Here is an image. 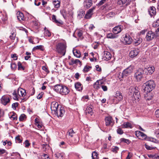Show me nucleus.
I'll use <instances>...</instances> for the list:
<instances>
[{
    "instance_id": "6",
    "label": "nucleus",
    "mask_w": 159,
    "mask_h": 159,
    "mask_svg": "<svg viewBox=\"0 0 159 159\" xmlns=\"http://www.w3.org/2000/svg\"><path fill=\"white\" fill-rule=\"evenodd\" d=\"M144 72L143 70L140 68L136 71L134 73V77L138 81H140L142 78Z\"/></svg>"
},
{
    "instance_id": "8",
    "label": "nucleus",
    "mask_w": 159,
    "mask_h": 159,
    "mask_svg": "<svg viewBox=\"0 0 159 159\" xmlns=\"http://www.w3.org/2000/svg\"><path fill=\"white\" fill-rule=\"evenodd\" d=\"M134 69V67L133 65H130L124 70V74L126 76L131 73Z\"/></svg>"
},
{
    "instance_id": "22",
    "label": "nucleus",
    "mask_w": 159,
    "mask_h": 159,
    "mask_svg": "<svg viewBox=\"0 0 159 159\" xmlns=\"http://www.w3.org/2000/svg\"><path fill=\"white\" fill-rule=\"evenodd\" d=\"M148 12L151 16H153L156 14V9L153 6L151 7L148 9Z\"/></svg>"
},
{
    "instance_id": "16",
    "label": "nucleus",
    "mask_w": 159,
    "mask_h": 159,
    "mask_svg": "<svg viewBox=\"0 0 159 159\" xmlns=\"http://www.w3.org/2000/svg\"><path fill=\"white\" fill-rule=\"evenodd\" d=\"M16 91L19 97H24L26 94L25 90L21 88H19Z\"/></svg>"
},
{
    "instance_id": "42",
    "label": "nucleus",
    "mask_w": 159,
    "mask_h": 159,
    "mask_svg": "<svg viewBox=\"0 0 159 159\" xmlns=\"http://www.w3.org/2000/svg\"><path fill=\"white\" fill-rule=\"evenodd\" d=\"M120 141L121 142H124L127 144H129L130 143V141L129 139H126L124 138H121L120 139Z\"/></svg>"
},
{
    "instance_id": "62",
    "label": "nucleus",
    "mask_w": 159,
    "mask_h": 159,
    "mask_svg": "<svg viewBox=\"0 0 159 159\" xmlns=\"http://www.w3.org/2000/svg\"><path fill=\"white\" fill-rule=\"evenodd\" d=\"M132 154L131 152H129L128 155L126 157V159H130L131 157H132Z\"/></svg>"
},
{
    "instance_id": "53",
    "label": "nucleus",
    "mask_w": 159,
    "mask_h": 159,
    "mask_svg": "<svg viewBox=\"0 0 159 159\" xmlns=\"http://www.w3.org/2000/svg\"><path fill=\"white\" fill-rule=\"evenodd\" d=\"M6 144H7L8 145L10 146L11 145V143L10 141H8L6 140L3 142V144L4 145H5Z\"/></svg>"
},
{
    "instance_id": "30",
    "label": "nucleus",
    "mask_w": 159,
    "mask_h": 159,
    "mask_svg": "<svg viewBox=\"0 0 159 159\" xmlns=\"http://www.w3.org/2000/svg\"><path fill=\"white\" fill-rule=\"evenodd\" d=\"M122 127L124 128H132L131 124L129 122H125L122 125Z\"/></svg>"
},
{
    "instance_id": "55",
    "label": "nucleus",
    "mask_w": 159,
    "mask_h": 159,
    "mask_svg": "<svg viewBox=\"0 0 159 159\" xmlns=\"http://www.w3.org/2000/svg\"><path fill=\"white\" fill-rule=\"evenodd\" d=\"M101 87L104 91H106L107 90V87L106 86L102 85Z\"/></svg>"
},
{
    "instance_id": "1",
    "label": "nucleus",
    "mask_w": 159,
    "mask_h": 159,
    "mask_svg": "<svg viewBox=\"0 0 159 159\" xmlns=\"http://www.w3.org/2000/svg\"><path fill=\"white\" fill-rule=\"evenodd\" d=\"M155 86L154 82L153 80H149L143 84V90L146 93H149L154 88Z\"/></svg>"
},
{
    "instance_id": "52",
    "label": "nucleus",
    "mask_w": 159,
    "mask_h": 159,
    "mask_svg": "<svg viewBox=\"0 0 159 159\" xmlns=\"http://www.w3.org/2000/svg\"><path fill=\"white\" fill-rule=\"evenodd\" d=\"M78 36L80 38L82 37L83 33L82 31H78L77 32Z\"/></svg>"
},
{
    "instance_id": "15",
    "label": "nucleus",
    "mask_w": 159,
    "mask_h": 159,
    "mask_svg": "<svg viewBox=\"0 0 159 159\" xmlns=\"http://www.w3.org/2000/svg\"><path fill=\"white\" fill-rule=\"evenodd\" d=\"M96 7H93L91 9H90L87 12L85 16V18L86 19H89L93 15V11L95 9Z\"/></svg>"
},
{
    "instance_id": "54",
    "label": "nucleus",
    "mask_w": 159,
    "mask_h": 159,
    "mask_svg": "<svg viewBox=\"0 0 159 159\" xmlns=\"http://www.w3.org/2000/svg\"><path fill=\"white\" fill-rule=\"evenodd\" d=\"M11 57L13 58L14 60H16L17 59V57L16 56V54H11Z\"/></svg>"
},
{
    "instance_id": "2",
    "label": "nucleus",
    "mask_w": 159,
    "mask_h": 159,
    "mask_svg": "<svg viewBox=\"0 0 159 159\" xmlns=\"http://www.w3.org/2000/svg\"><path fill=\"white\" fill-rule=\"evenodd\" d=\"M54 89L57 92L61 95H66L70 92L67 87L60 84H57L54 86Z\"/></svg>"
},
{
    "instance_id": "46",
    "label": "nucleus",
    "mask_w": 159,
    "mask_h": 159,
    "mask_svg": "<svg viewBox=\"0 0 159 159\" xmlns=\"http://www.w3.org/2000/svg\"><path fill=\"white\" fill-rule=\"evenodd\" d=\"M119 150V148L116 146L113 147L111 149V151L112 152L116 153L117 152V151Z\"/></svg>"
},
{
    "instance_id": "45",
    "label": "nucleus",
    "mask_w": 159,
    "mask_h": 159,
    "mask_svg": "<svg viewBox=\"0 0 159 159\" xmlns=\"http://www.w3.org/2000/svg\"><path fill=\"white\" fill-rule=\"evenodd\" d=\"M84 14V12L83 11H80L78 15V16L80 18L82 17Z\"/></svg>"
},
{
    "instance_id": "40",
    "label": "nucleus",
    "mask_w": 159,
    "mask_h": 159,
    "mask_svg": "<svg viewBox=\"0 0 159 159\" xmlns=\"http://www.w3.org/2000/svg\"><path fill=\"white\" fill-rule=\"evenodd\" d=\"M92 68L91 66H84V69L83 70V71L84 73L87 72Z\"/></svg>"
},
{
    "instance_id": "59",
    "label": "nucleus",
    "mask_w": 159,
    "mask_h": 159,
    "mask_svg": "<svg viewBox=\"0 0 159 159\" xmlns=\"http://www.w3.org/2000/svg\"><path fill=\"white\" fill-rule=\"evenodd\" d=\"M42 68L43 70H44L45 72H47L48 73H49V71L48 70V68L46 66H43Z\"/></svg>"
},
{
    "instance_id": "7",
    "label": "nucleus",
    "mask_w": 159,
    "mask_h": 159,
    "mask_svg": "<svg viewBox=\"0 0 159 159\" xmlns=\"http://www.w3.org/2000/svg\"><path fill=\"white\" fill-rule=\"evenodd\" d=\"M59 104L58 102L54 101L51 104V109L52 113L55 115L58 114V110L59 109Z\"/></svg>"
},
{
    "instance_id": "29",
    "label": "nucleus",
    "mask_w": 159,
    "mask_h": 159,
    "mask_svg": "<svg viewBox=\"0 0 159 159\" xmlns=\"http://www.w3.org/2000/svg\"><path fill=\"white\" fill-rule=\"evenodd\" d=\"M52 20L53 22L56 23L58 25H61L62 24V22L61 21H59L57 20L56 16L54 15H53L52 16Z\"/></svg>"
},
{
    "instance_id": "63",
    "label": "nucleus",
    "mask_w": 159,
    "mask_h": 159,
    "mask_svg": "<svg viewBox=\"0 0 159 159\" xmlns=\"http://www.w3.org/2000/svg\"><path fill=\"white\" fill-rule=\"evenodd\" d=\"M39 0H35L34 4L35 5L39 6L41 4L40 2L39 1Z\"/></svg>"
},
{
    "instance_id": "56",
    "label": "nucleus",
    "mask_w": 159,
    "mask_h": 159,
    "mask_svg": "<svg viewBox=\"0 0 159 159\" xmlns=\"http://www.w3.org/2000/svg\"><path fill=\"white\" fill-rule=\"evenodd\" d=\"M24 143L25 145V147L26 148L28 147L30 145V143L27 140H26Z\"/></svg>"
},
{
    "instance_id": "61",
    "label": "nucleus",
    "mask_w": 159,
    "mask_h": 159,
    "mask_svg": "<svg viewBox=\"0 0 159 159\" xmlns=\"http://www.w3.org/2000/svg\"><path fill=\"white\" fill-rule=\"evenodd\" d=\"M114 15V13L113 12H110L108 14H107V16L109 17H111L113 16Z\"/></svg>"
},
{
    "instance_id": "11",
    "label": "nucleus",
    "mask_w": 159,
    "mask_h": 159,
    "mask_svg": "<svg viewBox=\"0 0 159 159\" xmlns=\"http://www.w3.org/2000/svg\"><path fill=\"white\" fill-rule=\"evenodd\" d=\"M2 103L4 105H6L10 102V99L8 96L3 95L1 99Z\"/></svg>"
},
{
    "instance_id": "35",
    "label": "nucleus",
    "mask_w": 159,
    "mask_h": 159,
    "mask_svg": "<svg viewBox=\"0 0 159 159\" xmlns=\"http://www.w3.org/2000/svg\"><path fill=\"white\" fill-rule=\"evenodd\" d=\"M13 98L14 100H18L19 96L18 95L16 90H14L12 93Z\"/></svg>"
},
{
    "instance_id": "43",
    "label": "nucleus",
    "mask_w": 159,
    "mask_h": 159,
    "mask_svg": "<svg viewBox=\"0 0 159 159\" xmlns=\"http://www.w3.org/2000/svg\"><path fill=\"white\" fill-rule=\"evenodd\" d=\"M34 50L40 49L41 50H43V46L42 45L37 46L33 48Z\"/></svg>"
},
{
    "instance_id": "47",
    "label": "nucleus",
    "mask_w": 159,
    "mask_h": 159,
    "mask_svg": "<svg viewBox=\"0 0 159 159\" xmlns=\"http://www.w3.org/2000/svg\"><path fill=\"white\" fill-rule=\"evenodd\" d=\"M142 42V39H139L138 40L135 41L134 42V43L135 45H138L140 44Z\"/></svg>"
},
{
    "instance_id": "4",
    "label": "nucleus",
    "mask_w": 159,
    "mask_h": 159,
    "mask_svg": "<svg viewBox=\"0 0 159 159\" xmlns=\"http://www.w3.org/2000/svg\"><path fill=\"white\" fill-rule=\"evenodd\" d=\"M138 87H134L133 86L131 87L129 89V92L131 93H133L132 98L137 101H138L140 97V93L138 90Z\"/></svg>"
},
{
    "instance_id": "25",
    "label": "nucleus",
    "mask_w": 159,
    "mask_h": 159,
    "mask_svg": "<svg viewBox=\"0 0 159 159\" xmlns=\"http://www.w3.org/2000/svg\"><path fill=\"white\" fill-rule=\"evenodd\" d=\"M65 111L64 110V108L61 107L58 110V114L56 115L58 116L62 117L65 113Z\"/></svg>"
},
{
    "instance_id": "37",
    "label": "nucleus",
    "mask_w": 159,
    "mask_h": 159,
    "mask_svg": "<svg viewBox=\"0 0 159 159\" xmlns=\"http://www.w3.org/2000/svg\"><path fill=\"white\" fill-rule=\"evenodd\" d=\"M18 69L19 70H24L25 69V68L24 66H23L22 65V64L19 61L18 62Z\"/></svg>"
},
{
    "instance_id": "27",
    "label": "nucleus",
    "mask_w": 159,
    "mask_h": 159,
    "mask_svg": "<svg viewBox=\"0 0 159 159\" xmlns=\"http://www.w3.org/2000/svg\"><path fill=\"white\" fill-rule=\"evenodd\" d=\"M75 88L77 90L81 91L82 89L83 86L80 83L78 82L75 83Z\"/></svg>"
},
{
    "instance_id": "38",
    "label": "nucleus",
    "mask_w": 159,
    "mask_h": 159,
    "mask_svg": "<svg viewBox=\"0 0 159 159\" xmlns=\"http://www.w3.org/2000/svg\"><path fill=\"white\" fill-rule=\"evenodd\" d=\"M45 32H44V36L46 37H50L51 35V34L50 32L45 27L44 28Z\"/></svg>"
},
{
    "instance_id": "9",
    "label": "nucleus",
    "mask_w": 159,
    "mask_h": 159,
    "mask_svg": "<svg viewBox=\"0 0 159 159\" xmlns=\"http://www.w3.org/2000/svg\"><path fill=\"white\" fill-rule=\"evenodd\" d=\"M156 37V34L151 31H149L147 33L146 35V39L147 41H149L154 39V37Z\"/></svg>"
},
{
    "instance_id": "60",
    "label": "nucleus",
    "mask_w": 159,
    "mask_h": 159,
    "mask_svg": "<svg viewBox=\"0 0 159 159\" xmlns=\"http://www.w3.org/2000/svg\"><path fill=\"white\" fill-rule=\"evenodd\" d=\"M19 103L18 102L13 103L12 105V107L13 108H16L18 105Z\"/></svg>"
},
{
    "instance_id": "44",
    "label": "nucleus",
    "mask_w": 159,
    "mask_h": 159,
    "mask_svg": "<svg viewBox=\"0 0 159 159\" xmlns=\"http://www.w3.org/2000/svg\"><path fill=\"white\" fill-rule=\"evenodd\" d=\"M16 142L18 143H21L22 140L20 139V136L18 135V136H16L15 138Z\"/></svg>"
},
{
    "instance_id": "13",
    "label": "nucleus",
    "mask_w": 159,
    "mask_h": 159,
    "mask_svg": "<svg viewBox=\"0 0 159 159\" xmlns=\"http://www.w3.org/2000/svg\"><path fill=\"white\" fill-rule=\"evenodd\" d=\"M123 29V27L121 25H118L114 27L113 29L114 34H117L120 33Z\"/></svg>"
},
{
    "instance_id": "50",
    "label": "nucleus",
    "mask_w": 159,
    "mask_h": 159,
    "mask_svg": "<svg viewBox=\"0 0 159 159\" xmlns=\"http://www.w3.org/2000/svg\"><path fill=\"white\" fill-rule=\"evenodd\" d=\"M117 133L120 134H123V131L122 129L120 128H119L117 130Z\"/></svg>"
},
{
    "instance_id": "58",
    "label": "nucleus",
    "mask_w": 159,
    "mask_h": 159,
    "mask_svg": "<svg viewBox=\"0 0 159 159\" xmlns=\"http://www.w3.org/2000/svg\"><path fill=\"white\" fill-rule=\"evenodd\" d=\"M135 134L137 137H139L140 136L141 134V132L139 131H137L135 132Z\"/></svg>"
},
{
    "instance_id": "49",
    "label": "nucleus",
    "mask_w": 159,
    "mask_h": 159,
    "mask_svg": "<svg viewBox=\"0 0 159 159\" xmlns=\"http://www.w3.org/2000/svg\"><path fill=\"white\" fill-rule=\"evenodd\" d=\"M152 26L154 27H157L159 26V22L156 20L152 24Z\"/></svg>"
},
{
    "instance_id": "51",
    "label": "nucleus",
    "mask_w": 159,
    "mask_h": 159,
    "mask_svg": "<svg viewBox=\"0 0 159 159\" xmlns=\"http://www.w3.org/2000/svg\"><path fill=\"white\" fill-rule=\"evenodd\" d=\"M145 147L148 150H152L155 149L154 148L151 147L149 145H147L146 144H145Z\"/></svg>"
},
{
    "instance_id": "28",
    "label": "nucleus",
    "mask_w": 159,
    "mask_h": 159,
    "mask_svg": "<svg viewBox=\"0 0 159 159\" xmlns=\"http://www.w3.org/2000/svg\"><path fill=\"white\" fill-rule=\"evenodd\" d=\"M54 156L56 158V159H64V155L62 153L56 152Z\"/></svg>"
},
{
    "instance_id": "36",
    "label": "nucleus",
    "mask_w": 159,
    "mask_h": 159,
    "mask_svg": "<svg viewBox=\"0 0 159 159\" xmlns=\"http://www.w3.org/2000/svg\"><path fill=\"white\" fill-rule=\"evenodd\" d=\"M85 111L86 114H89L91 116H92L93 113L92 108L90 107H87Z\"/></svg>"
},
{
    "instance_id": "5",
    "label": "nucleus",
    "mask_w": 159,
    "mask_h": 159,
    "mask_svg": "<svg viewBox=\"0 0 159 159\" xmlns=\"http://www.w3.org/2000/svg\"><path fill=\"white\" fill-rule=\"evenodd\" d=\"M66 45L62 43H60L57 45L56 49L58 52L65 55L66 52Z\"/></svg>"
},
{
    "instance_id": "48",
    "label": "nucleus",
    "mask_w": 159,
    "mask_h": 159,
    "mask_svg": "<svg viewBox=\"0 0 159 159\" xmlns=\"http://www.w3.org/2000/svg\"><path fill=\"white\" fill-rule=\"evenodd\" d=\"M26 117V116L24 114H21L19 117V119L20 121H23Z\"/></svg>"
},
{
    "instance_id": "17",
    "label": "nucleus",
    "mask_w": 159,
    "mask_h": 159,
    "mask_svg": "<svg viewBox=\"0 0 159 159\" xmlns=\"http://www.w3.org/2000/svg\"><path fill=\"white\" fill-rule=\"evenodd\" d=\"M103 83L101 80H98L93 85V88L95 89L98 90L100 88Z\"/></svg>"
},
{
    "instance_id": "41",
    "label": "nucleus",
    "mask_w": 159,
    "mask_h": 159,
    "mask_svg": "<svg viewBox=\"0 0 159 159\" xmlns=\"http://www.w3.org/2000/svg\"><path fill=\"white\" fill-rule=\"evenodd\" d=\"M11 68L12 70H15L17 68L16 64L15 63H11Z\"/></svg>"
},
{
    "instance_id": "3",
    "label": "nucleus",
    "mask_w": 159,
    "mask_h": 159,
    "mask_svg": "<svg viewBox=\"0 0 159 159\" xmlns=\"http://www.w3.org/2000/svg\"><path fill=\"white\" fill-rule=\"evenodd\" d=\"M74 134L75 132L73 130L70 129L66 134V137L68 139V143L70 145L76 144L77 142L75 139L76 138H73Z\"/></svg>"
},
{
    "instance_id": "57",
    "label": "nucleus",
    "mask_w": 159,
    "mask_h": 159,
    "mask_svg": "<svg viewBox=\"0 0 159 159\" xmlns=\"http://www.w3.org/2000/svg\"><path fill=\"white\" fill-rule=\"evenodd\" d=\"M41 158L43 159L44 158H49L48 156L47 155V154H43L41 155Z\"/></svg>"
},
{
    "instance_id": "21",
    "label": "nucleus",
    "mask_w": 159,
    "mask_h": 159,
    "mask_svg": "<svg viewBox=\"0 0 159 159\" xmlns=\"http://www.w3.org/2000/svg\"><path fill=\"white\" fill-rule=\"evenodd\" d=\"M144 71L147 72L148 71L147 74L148 73L151 74H152L155 70V68L154 66L149 67L147 68H145L144 70Z\"/></svg>"
},
{
    "instance_id": "20",
    "label": "nucleus",
    "mask_w": 159,
    "mask_h": 159,
    "mask_svg": "<svg viewBox=\"0 0 159 159\" xmlns=\"http://www.w3.org/2000/svg\"><path fill=\"white\" fill-rule=\"evenodd\" d=\"M111 57V54L108 52H104L103 58L104 60L108 61L110 60Z\"/></svg>"
},
{
    "instance_id": "19",
    "label": "nucleus",
    "mask_w": 159,
    "mask_h": 159,
    "mask_svg": "<svg viewBox=\"0 0 159 159\" xmlns=\"http://www.w3.org/2000/svg\"><path fill=\"white\" fill-rule=\"evenodd\" d=\"M16 15L17 18L19 21H22L25 20L24 16L22 13L18 11L17 12Z\"/></svg>"
},
{
    "instance_id": "10",
    "label": "nucleus",
    "mask_w": 159,
    "mask_h": 159,
    "mask_svg": "<svg viewBox=\"0 0 159 159\" xmlns=\"http://www.w3.org/2000/svg\"><path fill=\"white\" fill-rule=\"evenodd\" d=\"M105 125L106 126L109 125L113 126L114 124V121L111 117L107 116L105 118Z\"/></svg>"
},
{
    "instance_id": "23",
    "label": "nucleus",
    "mask_w": 159,
    "mask_h": 159,
    "mask_svg": "<svg viewBox=\"0 0 159 159\" xmlns=\"http://www.w3.org/2000/svg\"><path fill=\"white\" fill-rule=\"evenodd\" d=\"M84 4L85 7L88 8L92 5V0H86L84 2Z\"/></svg>"
},
{
    "instance_id": "34",
    "label": "nucleus",
    "mask_w": 159,
    "mask_h": 159,
    "mask_svg": "<svg viewBox=\"0 0 159 159\" xmlns=\"http://www.w3.org/2000/svg\"><path fill=\"white\" fill-rule=\"evenodd\" d=\"M118 36L117 35L112 33H108L107 34V37L109 39H115L117 38Z\"/></svg>"
},
{
    "instance_id": "24",
    "label": "nucleus",
    "mask_w": 159,
    "mask_h": 159,
    "mask_svg": "<svg viewBox=\"0 0 159 159\" xmlns=\"http://www.w3.org/2000/svg\"><path fill=\"white\" fill-rule=\"evenodd\" d=\"M81 64V61L78 59H75L72 58L70 59V61L69 62V64L70 66H72L74 64H77L78 63Z\"/></svg>"
},
{
    "instance_id": "18",
    "label": "nucleus",
    "mask_w": 159,
    "mask_h": 159,
    "mask_svg": "<svg viewBox=\"0 0 159 159\" xmlns=\"http://www.w3.org/2000/svg\"><path fill=\"white\" fill-rule=\"evenodd\" d=\"M131 2L130 0H117V4L120 5H123L125 4L126 6L129 4Z\"/></svg>"
},
{
    "instance_id": "12",
    "label": "nucleus",
    "mask_w": 159,
    "mask_h": 159,
    "mask_svg": "<svg viewBox=\"0 0 159 159\" xmlns=\"http://www.w3.org/2000/svg\"><path fill=\"white\" fill-rule=\"evenodd\" d=\"M139 52V49L134 48L130 52L129 54V57L132 58H134L138 55Z\"/></svg>"
},
{
    "instance_id": "32",
    "label": "nucleus",
    "mask_w": 159,
    "mask_h": 159,
    "mask_svg": "<svg viewBox=\"0 0 159 159\" xmlns=\"http://www.w3.org/2000/svg\"><path fill=\"white\" fill-rule=\"evenodd\" d=\"M73 52L74 55L77 57L79 58L80 57L81 54L79 50L74 49L73 50Z\"/></svg>"
},
{
    "instance_id": "39",
    "label": "nucleus",
    "mask_w": 159,
    "mask_h": 159,
    "mask_svg": "<svg viewBox=\"0 0 159 159\" xmlns=\"http://www.w3.org/2000/svg\"><path fill=\"white\" fill-rule=\"evenodd\" d=\"M92 159H98V153L96 151L93 152L92 154Z\"/></svg>"
},
{
    "instance_id": "14",
    "label": "nucleus",
    "mask_w": 159,
    "mask_h": 159,
    "mask_svg": "<svg viewBox=\"0 0 159 159\" xmlns=\"http://www.w3.org/2000/svg\"><path fill=\"white\" fill-rule=\"evenodd\" d=\"M133 39L128 34H126L124 37V42L126 44H130L132 42Z\"/></svg>"
},
{
    "instance_id": "26",
    "label": "nucleus",
    "mask_w": 159,
    "mask_h": 159,
    "mask_svg": "<svg viewBox=\"0 0 159 159\" xmlns=\"http://www.w3.org/2000/svg\"><path fill=\"white\" fill-rule=\"evenodd\" d=\"M115 97L117 98L119 101L123 100V97L122 93L120 91H117Z\"/></svg>"
},
{
    "instance_id": "31",
    "label": "nucleus",
    "mask_w": 159,
    "mask_h": 159,
    "mask_svg": "<svg viewBox=\"0 0 159 159\" xmlns=\"http://www.w3.org/2000/svg\"><path fill=\"white\" fill-rule=\"evenodd\" d=\"M117 79L120 80V81L123 80V78L126 76L125 75H124L123 71L122 73L120 72L117 73Z\"/></svg>"
},
{
    "instance_id": "33",
    "label": "nucleus",
    "mask_w": 159,
    "mask_h": 159,
    "mask_svg": "<svg viewBox=\"0 0 159 159\" xmlns=\"http://www.w3.org/2000/svg\"><path fill=\"white\" fill-rule=\"evenodd\" d=\"M53 3L56 8H58L60 6V2L58 0H53Z\"/></svg>"
},
{
    "instance_id": "64",
    "label": "nucleus",
    "mask_w": 159,
    "mask_h": 159,
    "mask_svg": "<svg viewBox=\"0 0 159 159\" xmlns=\"http://www.w3.org/2000/svg\"><path fill=\"white\" fill-rule=\"evenodd\" d=\"M154 133L159 138V129H158L155 130Z\"/></svg>"
}]
</instances>
